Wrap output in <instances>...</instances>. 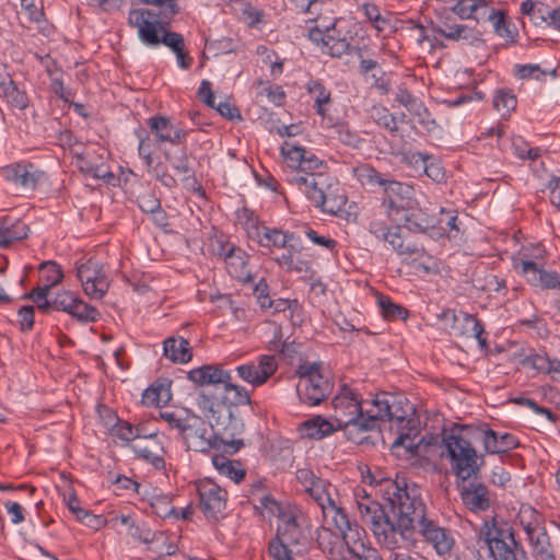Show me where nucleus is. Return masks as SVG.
Returning a JSON list of instances; mask_svg holds the SVG:
<instances>
[{
  "label": "nucleus",
  "mask_w": 560,
  "mask_h": 560,
  "mask_svg": "<svg viewBox=\"0 0 560 560\" xmlns=\"http://www.w3.org/2000/svg\"><path fill=\"white\" fill-rule=\"evenodd\" d=\"M196 402L209 419L213 433L207 436L205 420L196 413L190 415V420L182 434L188 450L207 453L223 446L225 453L233 455L244 447L243 439L238 438L245 430L242 418H233L231 413L223 415L221 407L214 404V397L205 390L198 393Z\"/></svg>",
  "instance_id": "f257e3e1"
},
{
  "label": "nucleus",
  "mask_w": 560,
  "mask_h": 560,
  "mask_svg": "<svg viewBox=\"0 0 560 560\" xmlns=\"http://www.w3.org/2000/svg\"><path fill=\"white\" fill-rule=\"evenodd\" d=\"M380 487L385 500L384 504L371 499L365 490H362L364 493L362 497L359 492L355 493L357 505L362 521L371 526L378 544L388 550H394L399 548L397 535H399L400 503L409 501L405 500L407 495L404 494L411 497V485L407 483L405 478H397L396 480L384 479L380 482Z\"/></svg>",
  "instance_id": "f03ea898"
},
{
  "label": "nucleus",
  "mask_w": 560,
  "mask_h": 560,
  "mask_svg": "<svg viewBox=\"0 0 560 560\" xmlns=\"http://www.w3.org/2000/svg\"><path fill=\"white\" fill-rule=\"evenodd\" d=\"M405 500L411 501L400 503L398 523L400 538L413 546L417 542L416 534H419L425 542L432 545L439 555L450 553L455 542L452 533L441 526L428 512L420 487L411 483V497H407Z\"/></svg>",
  "instance_id": "7ed1b4c3"
},
{
  "label": "nucleus",
  "mask_w": 560,
  "mask_h": 560,
  "mask_svg": "<svg viewBox=\"0 0 560 560\" xmlns=\"http://www.w3.org/2000/svg\"><path fill=\"white\" fill-rule=\"evenodd\" d=\"M469 428H476V425H462L458 432L454 429L443 438V445L450 459L451 471L456 477V485L477 480L485 464L483 454H478L472 446L475 440L469 434Z\"/></svg>",
  "instance_id": "20e7f679"
},
{
  "label": "nucleus",
  "mask_w": 560,
  "mask_h": 560,
  "mask_svg": "<svg viewBox=\"0 0 560 560\" xmlns=\"http://www.w3.org/2000/svg\"><path fill=\"white\" fill-rule=\"evenodd\" d=\"M158 18L154 10L135 9L129 12L128 23L138 28V36L144 45L156 47L163 44L173 52H179V48L185 47L184 36L167 30Z\"/></svg>",
  "instance_id": "39448f33"
},
{
  "label": "nucleus",
  "mask_w": 560,
  "mask_h": 560,
  "mask_svg": "<svg viewBox=\"0 0 560 560\" xmlns=\"http://www.w3.org/2000/svg\"><path fill=\"white\" fill-rule=\"evenodd\" d=\"M35 306L43 314H50L55 311L67 313L81 324L95 323L101 316L96 307L88 304L78 294L69 290L51 294Z\"/></svg>",
  "instance_id": "423d86ee"
},
{
  "label": "nucleus",
  "mask_w": 560,
  "mask_h": 560,
  "mask_svg": "<svg viewBox=\"0 0 560 560\" xmlns=\"http://www.w3.org/2000/svg\"><path fill=\"white\" fill-rule=\"evenodd\" d=\"M295 373L299 376L296 393L301 402L317 406L330 395L332 384L322 374L320 363H300Z\"/></svg>",
  "instance_id": "0eeeda50"
},
{
  "label": "nucleus",
  "mask_w": 560,
  "mask_h": 560,
  "mask_svg": "<svg viewBox=\"0 0 560 560\" xmlns=\"http://www.w3.org/2000/svg\"><path fill=\"white\" fill-rule=\"evenodd\" d=\"M389 219L402 233L406 230L415 234L428 235L433 240L443 237V230L434 225L435 218L421 209L417 200L392 213Z\"/></svg>",
  "instance_id": "6e6552de"
},
{
  "label": "nucleus",
  "mask_w": 560,
  "mask_h": 560,
  "mask_svg": "<svg viewBox=\"0 0 560 560\" xmlns=\"http://www.w3.org/2000/svg\"><path fill=\"white\" fill-rule=\"evenodd\" d=\"M331 488L329 481L318 478L305 491L320 508L325 523L338 528L348 524L350 517L346 510L339 506L332 498Z\"/></svg>",
  "instance_id": "1a4fd4ad"
},
{
  "label": "nucleus",
  "mask_w": 560,
  "mask_h": 560,
  "mask_svg": "<svg viewBox=\"0 0 560 560\" xmlns=\"http://www.w3.org/2000/svg\"><path fill=\"white\" fill-rule=\"evenodd\" d=\"M336 529L345 538L346 560H383L380 552L368 545L366 532L357 521L349 520L348 524Z\"/></svg>",
  "instance_id": "9d476101"
},
{
  "label": "nucleus",
  "mask_w": 560,
  "mask_h": 560,
  "mask_svg": "<svg viewBox=\"0 0 560 560\" xmlns=\"http://www.w3.org/2000/svg\"><path fill=\"white\" fill-rule=\"evenodd\" d=\"M369 232L376 238L387 242L400 256H422L425 253L423 244L410 240V237L397 229V226L392 229L384 221H371Z\"/></svg>",
  "instance_id": "9b49d317"
},
{
  "label": "nucleus",
  "mask_w": 560,
  "mask_h": 560,
  "mask_svg": "<svg viewBox=\"0 0 560 560\" xmlns=\"http://www.w3.org/2000/svg\"><path fill=\"white\" fill-rule=\"evenodd\" d=\"M485 541L493 560H517V551H523V547L515 539V533L512 527L499 528L493 526L485 533Z\"/></svg>",
  "instance_id": "f8f14e48"
},
{
  "label": "nucleus",
  "mask_w": 560,
  "mask_h": 560,
  "mask_svg": "<svg viewBox=\"0 0 560 560\" xmlns=\"http://www.w3.org/2000/svg\"><path fill=\"white\" fill-rule=\"evenodd\" d=\"M468 431L475 441L482 443L486 454L493 455L506 453L520 445L515 435L511 433H503L499 435V433L492 430L486 422L478 423L476 424V428H469Z\"/></svg>",
  "instance_id": "ddd939ff"
},
{
  "label": "nucleus",
  "mask_w": 560,
  "mask_h": 560,
  "mask_svg": "<svg viewBox=\"0 0 560 560\" xmlns=\"http://www.w3.org/2000/svg\"><path fill=\"white\" fill-rule=\"evenodd\" d=\"M77 277L85 294L92 299H102L109 288L104 267L96 260L89 259L77 267Z\"/></svg>",
  "instance_id": "4468645a"
},
{
  "label": "nucleus",
  "mask_w": 560,
  "mask_h": 560,
  "mask_svg": "<svg viewBox=\"0 0 560 560\" xmlns=\"http://www.w3.org/2000/svg\"><path fill=\"white\" fill-rule=\"evenodd\" d=\"M199 508L207 518L218 521L226 508L228 493L210 479L198 482Z\"/></svg>",
  "instance_id": "2eb2a0df"
},
{
  "label": "nucleus",
  "mask_w": 560,
  "mask_h": 560,
  "mask_svg": "<svg viewBox=\"0 0 560 560\" xmlns=\"http://www.w3.org/2000/svg\"><path fill=\"white\" fill-rule=\"evenodd\" d=\"M63 272L60 266L55 261H44L39 265V283L30 292L25 293L22 299L31 300L34 304L50 296L51 289L61 283Z\"/></svg>",
  "instance_id": "dca6fc26"
},
{
  "label": "nucleus",
  "mask_w": 560,
  "mask_h": 560,
  "mask_svg": "<svg viewBox=\"0 0 560 560\" xmlns=\"http://www.w3.org/2000/svg\"><path fill=\"white\" fill-rule=\"evenodd\" d=\"M288 183L302 191L307 199L317 208L324 190L330 186V175L317 172L300 174L296 172L288 178Z\"/></svg>",
  "instance_id": "f3484780"
},
{
  "label": "nucleus",
  "mask_w": 560,
  "mask_h": 560,
  "mask_svg": "<svg viewBox=\"0 0 560 560\" xmlns=\"http://www.w3.org/2000/svg\"><path fill=\"white\" fill-rule=\"evenodd\" d=\"M1 175L5 180L21 187L23 190L33 191L44 176V172L39 171L33 163L22 161L2 167Z\"/></svg>",
  "instance_id": "a211bd4d"
},
{
  "label": "nucleus",
  "mask_w": 560,
  "mask_h": 560,
  "mask_svg": "<svg viewBox=\"0 0 560 560\" xmlns=\"http://www.w3.org/2000/svg\"><path fill=\"white\" fill-rule=\"evenodd\" d=\"M277 362L273 355H260L258 363H246L236 366L237 375L254 387L265 384L277 371Z\"/></svg>",
  "instance_id": "6ab92c4d"
},
{
  "label": "nucleus",
  "mask_w": 560,
  "mask_h": 560,
  "mask_svg": "<svg viewBox=\"0 0 560 560\" xmlns=\"http://www.w3.org/2000/svg\"><path fill=\"white\" fill-rule=\"evenodd\" d=\"M150 132L154 136L158 144L168 142L171 144H182L186 141L188 130L175 127L170 117L154 115L147 120Z\"/></svg>",
  "instance_id": "aec40b11"
},
{
  "label": "nucleus",
  "mask_w": 560,
  "mask_h": 560,
  "mask_svg": "<svg viewBox=\"0 0 560 560\" xmlns=\"http://www.w3.org/2000/svg\"><path fill=\"white\" fill-rule=\"evenodd\" d=\"M276 538L296 549V555H302L310 546L308 535L301 528L292 513L279 523Z\"/></svg>",
  "instance_id": "412c9836"
},
{
  "label": "nucleus",
  "mask_w": 560,
  "mask_h": 560,
  "mask_svg": "<svg viewBox=\"0 0 560 560\" xmlns=\"http://www.w3.org/2000/svg\"><path fill=\"white\" fill-rule=\"evenodd\" d=\"M463 504L474 513L485 512L490 505V492L486 485L471 480V482H460L456 485Z\"/></svg>",
  "instance_id": "4be33fe9"
},
{
  "label": "nucleus",
  "mask_w": 560,
  "mask_h": 560,
  "mask_svg": "<svg viewBox=\"0 0 560 560\" xmlns=\"http://www.w3.org/2000/svg\"><path fill=\"white\" fill-rule=\"evenodd\" d=\"M383 190L385 194L384 202L388 203V217L416 200L412 198L413 187L406 183L386 178Z\"/></svg>",
  "instance_id": "5701e85b"
},
{
  "label": "nucleus",
  "mask_w": 560,
  "mask_h": 560,
  "mask_svg": "<svg viewBox=\"0 0 560 560\" xmlns=\"http://www.w3.org/2000/svg\"><path fill=\"white\" fill-rule=\"evenodd\" d=\"M332 406L335 408V422L337 423V417L348 419L352 416L360 417L364 416L365 412L362 408V397L354 389L345 385L340 393L334 397Z\"/></svg>",
  "instance_id": "b1692460"
},
{
  "label": "nucleus",
  "mask_w": 560,
  "mask_h": 560,
  "mask_svg": "<svg viewBox=\"0 0 560 560\" xmlns=\"http://www.w3.org/2000/svg\"><path fill=\"white\" fill-rule=\"evenodd\" d=\"M222 386L224 393L221 398L211 394L214 397V404L221 407L223 415L231 413L233 418H240L233 412L232 407L252 405L249 393L243 386L233 384L232 377Z\"/></svg>",
  "instance_id": "393cba45"
},
{
  "label": "nucleus",
  "mask_w": 560,
  "mask_h": 560,
  "mask_svg": "<svg viewBox=\"0 0 560 560\" xmlns=\"http://www.w3.org/2000/svg\"><path fill=\"white\" fill-rule=\"evenodd\" d=\"M187 377L198 386L206 387L209 385H223L224 382H228L231 378V373L221 369L219 365L205 364L190 370ZM202 390L209 394L205 388H202ZM200 392L201 389L199 393Z\"/></svg>",
  "instance_id": "a878e982"
},
{
  "label": "nucleus",
  "mask_w": 560,
  "mask_h": 560,
  "mask_svg": "<svg viewBox=\"0 0 560 560\" xmlns=\"http://www.w3.org/2000/svg\"><path fill=\"white\" fill-rule=\"evenodd\" d=\"M317 545L319 549L329 556L331 560H346V544L345 538L338 530L334 533L330 527L322 526L317 528Z\"/></svg>",
  "instance_id": "bb28decb"
},
{
  "label": "nucleus",
  "mask_w": 560,
  "mask_h": 560,
  "mask_svg": "<svg viewBox=\"0 0 560 560\" xmlns=\"http://www.w3.org/2000/svg\"><path fill=\"white\" fill-rule=\"evenodd\" d=\"M338 430H342L346 438L357 444H361L365 436L364 433L375 430L372 418L365 415L357 417L352 416L348 419L337 417Z\"/></svg>",
  "instance_id": "cd10ccee"
},
{
  "label": "nucleus",
  "mask_w": 560,
  "mask_h": 560,
  "mask_svg": "<svg viewBox=\"0 0 560 560\" xmlns=\"http://www.w3.org/2000/svg\"><path fill=\"white\" fill-rule=\"evenodd\" d=\"M165 160L171 164L173 170L177 174H182L183 180H191L194 190L201 197H206V191L197 180L195 173L190 166L189 158L186 152V149H180L178 152L171 153L168 151L164 152Z\"/></svg>",
  "instance_id": "c85d7f7f"
},
{
  "label": "nucleus",
  "mask_w": 560,
  "mask_h": 560,
  "mask_svg": "<svg viewBox=\"0 0 560 560\" xmlns=\"http://www.w3.org/2000/svg\"><path fill=\"white\" fill-rule=\"evenodd\" d=\"M130 447L137 458L151 464L158 470L165 468V460L162 456L164 453V446L160 436L148 441V443L139 442L132 444Z\"/></svg>",
  "instance_id": "c756f323"
},
{
  "label": "nucleus",
  "mask_w": 560,
  "mask_h": 560,
  "mask_svg": "<svg viewBox=\"0 0 560 560\" xmlns=\"http://www.w3.org/2000/svg\"><path fill=\"white\" fill-rule=\"evenodd\" d=\"M28 232V225L21 219L9 215L0 218V247H8L27 237Z\"/></svg>",
  "instance_id": "7c9ffc66"
},
{
  "label": "nucleus",
  "mask_w": 560,
  "mask_h": 560,
  "mask_svg": "<svg viewBox=\"0 0 560 560\" xmlns=\"http://www.w3.org/2000/svg\"><path fill=\"white\" fill-rule=\"evenodd\" d=\"M338 182L330 176V186L324 190L317 208L323 212L338 215L343 211L347 203V196L341 194Z\"/></svg>",
  "instance_id": "2f4dec72"
},
{
  "label": "nucleus",
  "mask_w": 560,
  "mask_h": 560,
  "mask_svg": "<svg viewBox=\"0 0 560 560\" xmlns=\"http://www.w3.org/2000/svg\"><path fill=\"white\" fill-rule=\"evenodd\" d=\"M525 530L539 560H556L549 535L544 527H533L528 524Z\"/></svg>",
  "instance_id": "473e14b6"
},
{
  "label": "nucleus",
  "mask_w": 560,
  "mask_h": 560,
  "mask_svg": "<svg viewBox=\"0 0 560 560\" xmlns=\"http://www.w3.org/2000/svg\"><path fill=\"white\" fill-rule=\"evenodd\" d=\"M164 355L174 363H187L192 358V349L184 337H168L163 342Z\"/></svg>",
  "instance_id": "72a5a7b5"
},
{
  "label": "nucleus",
  "mask_w": 560,
  "mask_h": 560,
  "mask_svg": "<svg viewBox=\"0 0 560 560\" xmlns=\"http://www.w3.org/2000/svg\"><path fill=\"white\" fill-rule=\"evenodd\" d=\"M551 7L540 1L525 0L521 3V13L537 27H548Z\"/></svg>",
  "instance_id": "f704fd0d"
},
{
  "label": "nucleus",
  "mask_w": 560,
  "mask_h": 560,
  "mask_svg": "<svg viewBox=\"0 0 560 560\" xmlns=\"http://www.w3.org/2000/svg\"><path fill=\"white\" fill-rule=\"evenodd\" d=\"M254 225L255 234H253L252 237L256 240L261 247H266L268 249H271L273 247L285 249V238L283 237V230L269 228L266 225L259 226L256 225V223H254Z\"/></svg>",
  "instance_id": "c9c22d12"
},
{
  "label": "nucleus",
  "mask_w": 560,
  "mask_h": 560,
  "mask_svg": "<svg viewBox=\"0 0 560 560\" xmlns=\"http://www.w3.org/2000/svg\"><path fill=\"white\" fill-rule=\"evenodd\" d=\"M372 404L375 408V411L366 410L365 416L368 418H372L373 427L376 429L378 421L389 420L390 410L396 406L395 396L387 394L376 395Z\"/></svg>",
  "instance_id": "e433bc0d"
},
{
  "label": "nucleus",
  "mask_w": 560,
  "mask_h": 560,
  "mask_svg": "<svg viewBox=\"0 0 560 560\" xmlns=\"http://www.w3.org/2000/svg\"><path fill=\"white\" fill-rule=\"evenodd\" d=\"M302 427L306 430V435L314 440H322L338 430V423L335 424L322 416L304 421Z\"/></svg>",
  "instance_id": "4c0bfd02"
},
{
  "label": "nucleus",
  "mask_w": 560,
  "mask_h": 560,
  "mask_svg": "<svg viewBox=\"0 0 560 560\" xmlns=\"http://www.w3.org/2000/svg\"><path fill=\"white\" fill-rule=\"evenodd\" d=\"M306 91L314 98L316 114L324 117L326 105L331 103V92L319 80H310L306 84Z\"/></svg>",
  "instance_id": "58836bf2"
},
{
  "label": "nucleus",
  "mask_w": 560,
  "mask_h": 560,
  "mask_svg": "<svg viewBox=\"0 0 560 560\" xmlns=\"http://www.w3.org/2000/svg\"><path fill=\"white\" fill-rule=\"evenodd\" d=\"M212 464L221 475L229 477L236 483L242 481L246 475V470L241 467L240 462L231 460L222 454L214 455Z\"/></svg>",
  "instance_id": "ea45409f"
},
{
  "label": "nucleus",
  "mask_w": 560,
  "mask_h": 560,
  "mask_svg": "<svg viewBox=\"0 0 560 560\" xmlns=\"http://www.w3.org/2000/svg\"><path fill=\"white\" fill-rule=\"evenodd\" d=\"M353 174L362 186L369 188H383L386 180V177L370 164H361L354 167Z\"/></svg>",
  "instance_id": "a19ab883"
},
{
  "label": "nucleus",
  "mask_w": 560,
  "mask_h": 560,
  "mask_svg": "<svg viewBox=\"0 0 560 560\" xmlns=\"http://www.w3.org/2000/svg\"><path fill=\"white\" fill-rule=\"evenodd\" d=\"M78 165L81 173L90 175L93 178L103 179L108 184L115 179V175L104 163L96 164L88 158L78 156Z\"/></svg>",
  "instance_id": "79ce46f5"
},
{
  "label": "nucleus",
  "mask_w": 560,
  "mask_h": 560,
  "mask_svg": "<svg viewBox=\"0 0 560 560\" xmlns=\"http://www.w3.org/2000/svg\"><path fill=\"white\" fill-rule=\"evenodd\" d=\"M119 522L128 527L129 535L142 544H151L156 533L152 532L145 524L138 525L130 515H120Z\"/></svg>",
  "instance_id": "37998d69"
},
{
  "label": "nucleus",
  "mask_w": 560,
  "mask_h": 560,
  "mask_svg": "<svg viewBox=\"0 0 560 560\" xmlns=\"http://www.w3.org/2000/svg\"><path fill=\"white\" fill-rule=\"evenodd\" d=\"M395 407L392 408L389 420L390 422H396L397 427L400 429H406L407 427L415 423V419L410 418V415L413 413L415 408L408 404L406 400L405 404L401 399H397L395 397Z\"/></svg>",
  "instance_id": "c03bdc74"
},
{
  "label": "nucleus",
  "mask_w": 560,
  "mask_h": 560,
  "mask_svg": "<svg viewBox=\"0 0 560 560\" xmlns=\"http://www.w3.org/2000/svg\"><path fill=\"white\" fill-rule=\"evenodd\" d=\"M423 163L424 173L435 183L445 182L446 174L440 162L431 160L429 155L422 153H411L410 162Z\"/></svg>",
  "instance_id": "a18cd8bd"
},
{
  "label": "nucleus",
  "mask_w": 560,
  "mask_h": 560,
  "mask_svg": "<svg viewBox=\"0 0 560 560\" xmlns=\"http://www.w3.org/2000/svg\"><path fill=\"white\" fill-rule=\"evenodd\" d=\"M377 305L383 317L387 320L406 319L408 317V310L400 304L393 302L386 295H377Z\"/></svg>",
  "instance_id": "49530a36"
},
{
  "label": "nucleus",
  "mask_w": 560,
  "mask_h": 560,
  "mask_svg": "<svg viewBox=\"0 0 560 560\" xmlns=\"http://www.w3.org/2000/svg\"><path fill=\"white\" fill-rule=\"evenodd\" d=\"M479 9L488 10L486 0H458L452 8L451 11L462 20L476 19L475 13Z\"/></svg>",
  "instance_id": "de8ad7c7"
},
{
  "label": "nucleus",
  "mask_w": 560,
  "mask_h": 560,
  "mask_svg": "<svg viewBox=\"0 0 560 560\" xmlns=\"http://www.w3.org/2000/svg\"><path fill=\"white\" fill-rule=\"evenodd\" d=\"M408 432L404 433L401 432L393 442L392 444V451L397 453L399 455L398 451L400 447L405 448L406 454H408L410 457L418 456L419 445L422 440H419L416 442L417 435L415 434L411 436L410 431H412L413 425H409Z\"/></svg>",
  "instance_id": "09e8293b"
},
{
  "label": "nucleus",
  "mask_w": 560,
  "mask_h": 560,
  "mask_svg": "<svg viewBox=\"0 0 560 560\" xmlns=\"http://www.w3.org/2000/svg\"><path fill=\"white\" fill-rule=\"evenodd\" d=\"M371 117L376 125L385 128L393 135L398 132L397 118L382 105H375L371 109Z\"/></svg>",
  "instance_id": "8fccbe9b"
},
{
  "label": "nucleus",
  "mask_w": 560,
  "mask_h": 560,
  "mask_svg": "<svg viewBox=\"0 0 560 560\" xmlns=\"http://www.w3.org/2000/svg\"><path fill=\"white\" fill-rule=\"evenodd\" d=\"M334 129L337 133L338 140L347 147L358 149L363 142L359 132L353 130L346 121L335 124Z\"/></svg>",
  "instance_id": "3c124183"
},
{
  "label": "nucleus",
  "mask_w": 560,
  "mask_h": 560,
  "mask_svg": "<svg viewBox=\"0 0 560 560\" xmlns=\"http://www.w3.org/2000/svg\"><path fill=\"white\" fill-rule=\"evenodd\" d=\"M2 92L13 107L19 109H25L28 105V97L24 91H20L15 85L14 81L9 80L1 86Z\"/></svg>",
  "instance_id": "603ef678"
},
{
  "label": "nucleus",
  "mask_w": 560,
  "mask_h": 560,
  "mask_svg": "<svg viewBox=\"0 0 560 560\" xmlns=\"http://www.w3.org/2000/svg\"><path fill=\"white\" fill-rule=\"evenodd\" d=\"M516 106L517 98L509 89H501L493 96V107L495 110L501 112L502 115L510 114Z\"/></svg>",
  "instance_id": "864d4df0"
},
{
  "label": "nucleus",
  "mask_w": 560,
  "mask_h": 560,
  "mask_svg": "<svg viewBox=\"0 0 560 560\" xmlns=\"http://www.w3.org/2000/svg\"><path fill=\"white\" fill-rule=\"evenodd\" d=\"M488 19L492 21L494 31L498 35L506 38L512 44L516 43L515 37L517 34L511 30L510 23L506 21L504 13L497 12L491 9L490 13L488 14Z\"/></svg>",
  "instance_id": "5fc2aeb1"
},
{
  "label": "nucleus",
  "mask_w": 560,
  "mask_h": 560,
  "mask_svg": "<svg viewBox=\"0 0 560 560\" xmlns=\"http://www.w3.org/2000/svg\"><path fill=\"white\" fill-rule=\"evenodd\" d=\"M135 135L137 136L139 140L138 144V153L141 159L144 160L145 165L150 167L153 163V143L152 139L150 138L149 131L142 127L138 128L135 131Z\"/></svg>",
  "instance_id": "6e6d98bb"
},
{
  "label": "nucleus",
  "mask_w": 560,
  "mask_h": 560,
  "mask_svg": "<svg viewBox=\"0 0 560 560\" xmlns=\"http://www.w3.org/2000/svg\"><path fill=\"white\" fill-rule=\"evenodd\" d=\"M195 412L183 409L180 412L176 411H163L160 412L161 419L167 422L168 427L171 429H176L179 431L180 435L185 431V428L188 423V420H190V415H194Z\"/></svg>",
  "instance_id": "4d7b16f0"
},
{
  "label": "nucleus",
  "mask_w": 560,
  "mask_h": 560,
  "mask_svg": "<svg viewBox=\"0 0 560 560\" xmlns=\"http://www.w3.org/2000/svg\"><path fill=\"white\" fill-rule=\"evenodd\" d=\"M450 40H463L468 45H478L482 42V33L467 25H458L455 33L450 34Z\"/></svg>",
  "instance_id": "13d9d810"
},
{
  "label": "nucleus",
  "mask_w": 560,
  "mask_h": 560,
  "mask_svg": "<svg viewBox=\"0 0 560 560\" xmlns=\"http://www.w3.org/2000/svg\"><path fill=\"white\" fill-rule=\"evenodd\" d=\"M281 153L289 162L291 167H300L306 150L304 147L295 145L289 141H284L281 145Z\"/></svg>",
  "instance_id": "bf43d9fd"
},
{
  "label": "nucleus",
  "mask_w": 560,
  "mask_h": 560,
  "mask_svg": "<svg viewBox=\"0 0 560 560\" xmlns=\"http://www.w3.org/2000/svg\"><path fill=\"white\" fill-rule=\"evenodd\" d=\"M268 551L273 560H294L293 555L296 553V549L276 537L270 540Z\"/></svg>",
  "instance_id": "052dcab7"
},
{
  "label": "nucleus",
  "mask_w": 560,
  "mask_h": 560,
  "mask_svg": "<svg viewBox=\"0 0 560 560\" xmlns=\"http://www.w3.org/2000/svg\"><path fill=\"white\" fill-rule=\"evenodd\" d=\"M255 510L260 514L266 510L270 516H278L280 522L290 514L283 511L281 504L271 494L264 495L260 499V505L255 506Z\"/></svg>",
  "instance_id": "680f3d73"
},
{
  "label": "nucleus",
  "mask_w": 560,
  "mask_h": 560,
  "mask_svg": "<svg viewBox=\"0 0 560 560\" xmlns=\"http://www.w3.org/2000/svg\"><path fill=\"white\" fill-rule=\"evenodd\" d=\"M220 255L224 256L230 267H245L246 261L244 259L245 252L235 245H222Z\"/></svg>",
  "instance_id": "e2e57ef3"
},
{
  "label": "nucleus",
  "mask_w": 560,
  "mask_h": 560,
  "mask_svg": "<svg viewBox=\"0 0 560 560\" xmlns=\"http://www.w3.org/2000/svg\"><path fill=\"white\" fill-rule=\"evenodd\" d=\"M436 14L440 20V24H434L433 22H431L432 30L435 33L440 34L441 36L445 37L446 39H450V34L455 33L459 24L448 23L451 15L445 8H443L442 11H436Z\"/></svg>",
  "instance_id": "0e129e2a"
},
{
  "label": "nucleus",
  "mask_w": 560,
  "mask_h": 560,
  "mask_svg": "<svg viewBox=\"0 0 560 560\" xmlns=\"http://www.w3.org/2000/svg\"><path fill=\"white\" fill-rule=\"evenodd\" d=\"M408 112L418 118V122L430 129L431 125H434V119L431 118V114L425 107L424 103L417 98L409 107Z\"/></svg>",
  "instance_id": "69168bd1"
},
{
  "label": "nucleus",
  "mask_w": 560,
  "mask_h": 560,
  "mask_svg": "<svg viewBox=\"0 0 560 560\" xmlns=\"http://www.w3.org/2000/svg\"><path fill=\"white\" fill-rule=\"evenodd\" d=\"M151 508L154 513L160 517H167L171 515H175L176 517V509L171 505V500L167 495H155L152 498Z\"/></svg>",
  "instance_id": "338daca9"
},
{
  "label": "nucleus",
  "mask_w": 560,
  "mask_h": 560,
  "mask_svg": "<svg viewBox=\"0 0 560 560\" xmlns=\"http://www.w3.org/2000/svg\"><path fill=\"white\" fill-rule=\"evenodd\" d=\"M441 215H445V218L441 217L439 219H435V226L441 228L443 230V237L444 236H451L450 233L455 231L456 233L459 232V229L457 226V215L454 214L452 211H445L443 208L441 209Z\"/></svg>",
  "instance_id": "774afa93"
}]
</instances>
